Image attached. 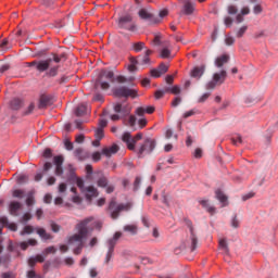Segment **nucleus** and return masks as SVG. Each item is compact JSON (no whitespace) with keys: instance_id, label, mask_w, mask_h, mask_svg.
I'll return each instance as SVG.
<instances>
[{"instance_id":"obj_1","label":"nucleus","mask_w":278,"mask_h":278,"mask_svg":"<svg viewBox=\"0 0 278 278\" xmlns=\"http://www.w3.org/2000/svg\"><path fill=\"white\" fill-rule=\"evenodd\" d=\"M64 58H66L65 54H55L53 53L52 56L46 59V60H35L31 62L26 63L27 66L29 68H35L38 71V73H45L46 71H48V75L49 77H55L58 76V71L60 70V65H54L53 66V62L55 64H60V62L62 60H64Z\"/></svg>"},{"instance_id":"obj_2","label":"nucleus","mask_w":278,"mask_h":278,"mask_svg":"<svg viewBox=\"0 0 278 278\" xmlns=\"http://www.w3.org/2000/svg\"><path fill=\"white\" fill-rule=\"evenodd\" d=\"M94 223V217L90 216L83 220H80L76 225L77 233H74L68 238V244H72L73 247H76L74 249V255H81V249H84V240L88 238V224Z\"/></svg>"},{"instance_id":"obj_3","label":"nucleus","mask_w":278,"mask_h":278,"mask_svg":"<svg viewBox=\"0 0 278 278\" xmlns=\"http://www.w3.org/2000/svg\"><path fill=\"white\" fill-rule=\"evenodd\" d=\"M186 225L189 229V233L180 243V251H190L192 253L197 251V247H199V237H197L192 222L187 220Z\"/></svg>"},{"instance_id":"obj_4","label":"nucleus","mask_w":278,"mask_h":278,"mask_svg":"<svg viewBox=\"0 0 278 278\" xmlns=\"http://www.w3.org/2000/svg\"><path fill=\"white\" fill-rule=\"evenodd\" d=\"M108 81L114 84V72L102 70L98 76L97 85H100L102 90H109L110 83Z\"/></svg>"},{"instance_id":"obj_5","label":"nucleus","mask_w":278,"mask_h":278,"mask_svg":"<svg viewBox=\"0 0 278 278\" xmlns=\"http://www.w3.org/2000/svg\"><path fill=\"white\" fill-rule=\"evenodd\" d=\"M122 236H123V232L117 231L114 233L113 238H111L106 241L108 251H106V255L104 258V264H110V260H112V256L114 255V249H115L118 240H121Z\"/></svg>"},{"instance_id":"obj_6","label":"nucleus","mask_w":278,"mask_h":278,"mask_svg":"<svg viewBox=\"0 0 278 278\" xmlns=\"http://www.w3.org/2000/svg\"><path fill=\"white\" fill-rule=\"evenodd\" d=\"M109 210L111 211V218L116 220L121 212H129L131 210V203L117 204L115 200H112L109 204Z\"/></svg>"},{"instance_id":"obj_7","label":"nucleus","mask_w":278,"mask_h":278,"mask_svg":"<svg viewBox=\"0 0 278 278\" xmlns=\"http://www.w3.org/2000/svg\"><path fill=\"white\" fill-rule=\"evenodd\" d=\"M156 142L155 139L147 138L144 142L136 150L139 157L143 155H149L155 151Z\"/></svg>"},{"instance_id":"obj_8","label":"nucleus","mask_w":278,"mask_h":278,"mask_svg":"<svg viewBox=\"0 0 278 278\" xmlns=\"http://www.w3.org/2000/svg\"><path fill=\"white\" fill-rule=\"evenodd\" d=\"M119 29H126V31H136V23H134V16L131 14L123 15L118 18Z\"/></svg>"},{"instance_id":"obj_9","label":"nucleus","mask_w":278,"mask_h":278,"mask_svg":"<svg viewBox=\"0 0 278 278\" xmlns=\"http://www.w3.org/2000/svg\"><path fill=\"white\" fill-rule=\"evenodd\" d=\"M122 140L123 142H126L129 151H136V142L142 140V132H138L135 137H131V132H124Z\"/></svg>"},{"instance_id":"obj_10","label":"nucleus","mask_w":278,"mask_h":278,"mask_svg":"<svg viewBox=\"0 0 278 278\" xmlns=\"http://www.w3.org/2000/svg\"><path fill=\"white\" fill-rule=\"evenodd\" d=\"M138 16L141 21H149L150 25H155L161 21L160 17H155V14H153L149 9H140Z\"/></svg>"},{"instance_id":"obj_11","label":"nucleus","mask_w":278,"mask_h":278,"mask_svg":"<svg viewBox=\"0 0 278 278\" xmlns=\"http://www.w3.org/2000/svg\"><path fill=\"white\" fill-rule=\"evenodd\" d=\"M114 97H131V99H136L138 97V91L136 89H129L127 87H117L113 89Z\"/></svg>"},{"instance_id":"obj_12","label":"nucleus","mask_w":278,"mask_h":278,"mask_svg":"<svg viewBox=\"0 0 278 278\" xmlns=\"http://www.w3.org/2000/svg\"><path fill=\"white\" fill-rule=\"evenodd\" d=\"M182 3V9L180 11V16H192L194 14V2L190 0H180Z\"/></svg>"},{"instance_id":"obj_13","label":"nucleus","mask_w":278,"mask_h":278,"mask_svg":"<svg viewBox=\"0 0 278 278\" xmlns=\"http://www.w3.org/2000/svg\"><path fill=\"white\" fill-rule=\"evenodd\" d=\"M83 194H85L86 200L90 203L92 199H97V197H99V190H97L94 186H89L86 187L85 191H83Z\"/></svg>"},{"instance_id":"obj_14","label":"nucleus","mask_w":278,"mask_h":278,"mask_svg":"<svg viewBox=\"0 0 278 278\" xmlns=\"http://www.w3.org/2000/svg\"><path fill=\"white\" fill-rule=\"evenodd\" d=\"M54 165H55V175L58 177L62 176L64 174V169L62 168V164H64V156L62 155H58V156H54Z\"/></svg>"},{"instance_id":"obj_15","label":"nucleus","mask_w":278,"mask_h":278,"mask_svg":"<svg viewBox=\"0 0 278 278\" xmlns=\"http://www.w3.org/2000/svg\"><path fill=\"white\" fill-rule=\"evenodd\" d=\"M21 210H23V203L18 201L10 202L9 214H11V216H18V212H21Z\"/></svg>"},{"instance_id":"obj_16","label":"nucleus","mask_w":278,"mask_h":278,"mask_svg":"<svg viewBox=\"0 0 278 278\" xmlns=\"http://www.w3.org/2000/svg\"><path fill=\"white\" fill-rule=\"evenodd\" d=\"M0 225H2V227H7L10 231H18V225H16V223H10V219H8L7 216L0 217Z\"/></svg>"},{"instance_id":"obj_17","label":"nucleus","mask_w":278,"mask_h":278,"mask_svg":"<svg viewBox=\"0 0 278 278\" xmlns=\"http://www.w3.org/2000/svg\"><path fill=\"white\" fill-rule=\"evenodd\" d=\"M49 105H53V99H51V96L42 94L39 98V110H45V108H49Z\"/></svg>"},{"instance_id":"obj_18","label":"nucleus","mask_w":278,"mask_h":278,"mask_svg":"<svg viewBox=\"0 0 278 278\" xmlns=\"http://www.w3.org/2000/svg\"><path fill=\"white\" fill-rule=\"evenodd\" d=\"M118 144L113 143L111 147L102 149V155H105V157H112V155H116V153H118Z\"/></svg>"},{"instance_id":"obj_19","label":"nucleus","mask_w":278,"mask_h":278,"mask_svg":"<svg viewBox=\"0 0 278 278\" xmlns=\"http://www.w3.org/2000/svg\"><path fill=\"white\" fill-rule=\"evenodd\" d=\"M151 75L153 77H162V75H164L165 73H168V66L164 63H162L159 68L156 70H151Z\"/></svg>"},{"instance_id":"obj_20","label":"nucleus","mask_w":278,"mask_h":278,"mask_svg":"<svg viewBox=\"0 0 278 278\" xmlns=\"http://www.w3.org/2000/svg\"><path fill=\"white\" fill-rule=\"evenodd\" d=\"M27 207H31L33 205H36V190H30L26 193V201H25Z\"/></svg>"},{"instance_id":"obj_21","label":"nucleus","mask_w":278,"mask_h":278,"mask_svg":"<svg viewBox=\"0 0 278 278\" xmlns=\"http://www.w3.org/2000/svg\"><path fill=\"white\" fill-rule=\"evenodd\" d=\"M74 155L75 157H77V160H79L80 162H84V160H88V157H90V154L85 151L84 149L81 148H77L75 151H74Z\"/></svg>"},{"instance_id":"obj_22","label":"nucleus","mask_w":278,"mask_h":278,"mask_svg":"<svg viewBox=\"0 0 278 278\" xmlns=\"http://www.w3.org/2000/svg\"><path fill=\"white\" fill-rule=\"evenodd\" d=\"M213 79L215 84H225V80L227 79V71L223 70L220 73H215Z\"/></svg>"},{"instance_id":"obj_23","label":"nucleus","mask_w":278,"mask_h":278,"mask_svg":"<svg viewBox=\"0 0 278 278\" xmlns=\"http://www.w3.org/2000/svg\"><path fill=\"white\" fill-rule=\"evenodd\" d=\"M203 73H205V65L197 66L191 71V77L201 79V77H203Z\"/></svg>"},{"instance_id":"obj_24","label":"nucleus","mask_w":278,"mask_h":278,"mask_svg":"<svg viewBox=\"0 0 278 278\" xmlns=\"http://www.w3.org/2000/svg\"><path fill=\"white\" fill-rule=\"evenodd\" d=\"M200 204L202 205V207H204V210H206V212H208L211 216H214V214H216V207L210 205V201L201 200Z\"/></svg>"},{"instance_id":"obj_25","label":"nucleus","mask_w":278,"mask_h":278,"mask_svg":"<svg viewBox=\"0 0 278 278\" xmlns=\"http://www.w3.org/2000/svg\"><path fill=\"white\" fill-rule=\"evenodd\" d=\"M227 62H229V55H220L215 60V66H217V68H223Z\"/></svg>"},{"instance_id":"obj_26","label":"nucleus","mask_w":278,"mask_h":278,"mask_svg":"<svg viewBox=\"0 0 278 278\" xmlns=\"http://www.w3.org/2000/svg\"><path fill=\"white\" fill-rule=\"evenodd\" d=\"M153 112H155V108L154 106H147L144 108H138L136 110V114L138 116H144V114H153Z\"/></svg>"},{"instance_id":"obj_27","label":"nucleus","mask_w":278,"mask_h":278,"mask_svg":"<svg viewBox=\"0 0 278 278\" xmlns=\"http://www.w3.org/2000/svg\"><path fill=\"white\" fill-rule=\"evenodd\" d=\"M38 241L36 239H29L28 241H23L20 243L22 251H27L28 247H36Z\"/></svg>"},{"instance_id":"obj_28","label":"nucleus","mask_w":278,"mask_h":278,"mask_svg":"<svg viewBox=\"0 0 278 278\" xmlns=\"http://www.w3.org/2000/svg\"><path fill=\"white\" fill-rule=\"evenodd\" d=\"M87 111H88V104L81 103L76 108L75 114L76 116H84V114H86Z\"/></svg>"},{"instance_id":"obj_29","label":"nucleus","mask_w":278,"mask_h":278,"mask_svg":"<svg viewBox=\"0 0 278 278\" xmlns=\"http://www.w3.org/2000/svg\"><path fill=\"white\" fill-rule=\"evenodd\" d=\"M124 231H127L130 236H136V233H138V226L126 225L124 226Z\"/></svg>"},{"instance_id":"obj_30","label":"nucleus","mask_w":278,"mask_h":278,"mask_svg":"<svg viewBox=\"0 0 278 278\" xmlns=\"http://www.w3.org/2000/svg\"><path fill=\"white\" fill-rule=\"evenodd\" d=\"M37 233L42 238V240H51L53 237L45 230V228H37Z\"/></svg>"},{"instance_id":"obj_31","label":"nucleus","mask_w":278,"mask_h":278,"mask_svg":"<svg viewBox=\"0 0 278 278\" xmlns=\"http://www.w3.org/2000/svg\"><path fill=\"white\" fill-rule=\"evenodd\" d=\"M215 194L216 199L219 200L220 203H223V207H225V205H227V195H225V193H223L220 190H217Z\"/></svg>"},{"instance_id":"obj_32","label":"nucleus","mask_w":278,"mask_h":278,"mask_svg":"<svg viewBox=\"0 0 278 278\" xmlns=\"http://www.w3.org/2000/svg\"><path fill=\"white\" fill-rule=\"evenodd\" d=\"M13 199H25V190L15 189L12 191Z\"/></svg>"},{"instance_id":"obj_33","label":"nucleus","mask_w":278,"mask_h":278,"mask_svg":"<svg viewBox=\"0 0 278 278\" xmlns=\"http://www.w3.org/2000/svg\"><path fill=\"white\" fill-rule=\"evenodd\" d=\"M11 108L13 110H21V108H23V101L21 99H13L11 101Z\"/></svg>"},{"instance_id":"obj_34","label":"nucleus","mask_w":278,"mask_h":278,"mask_svg":"<svg viewBox=\"0 0 278 278\" xmlns=\"http://www.w3.org/2000/svg\"><path fill=\"white\" fill-rule=\"evenodd\" d=\"M153 53V50H147L142 60H141V64H151V59L149 58V55H151Z\"/></svg>"},{"instance_id":"obj_35","label":"nucleus","mask_w":278,"mask_h":278,"mask_svg":"<svg viewBox=\"0 0 278 278\" xmlns=\"http://www.w3.org/2000/svg\"><path fill=\"white\" fill-rule=\"evenodd\" d=\"M219 249H222V251H224V253H229V245L227 244V240L226 239H220L219 240Z\"/></svg>"},{"instance_id":"obj_36","label":"nucleus","mask_w":278,"mask_h":278,"mask_svg":"<svg viewBox=\"0 0 278 278\" xmlns=\"http://www.w3.org/2000/svg\"><path fill=\"white\" fill-rule=\"evenodd\" d=\"M132 49L136 53H140V51H142V49H144V42L139 41V42L132 43Z\"/></svg>"},{"instance_id":"obj_37","label":"nucleus","mask_w":278,"mask_h":278,"mask_svg":"<svg viewBox=\"0 0 278 278\" xmlns=\"http://www.w3.org/2000/svg\"><path fill=\"white\" fill-rule=\"evenodd\" d=\"M136 122H137V118H136L135 115H130V116L128 117V123H127V125H128V127H131V129H134V131H136Z\"/></svg>"},{"instance_id":"obj_38","label":"nucleus","mask_w":278,"mask_h":278,"mask_svg":"<svg viewBox=\"0 0 278 278\" xmlns=\"http://www.w3.org/2000/svg\"><path fill=\"white\" fill-rule=\"evenodd\" d=\"M30 233H34V226H25L20 232L21 236H29Z\"/></svg>"},{"instance_id":"obj_39","label":"nucleus","mask_w":278,"mask_h":278,"mask_svg":"<svg viewBox=\"0 0 278 278\" xmlns=\"http://www.w3.org/2000/svg\"><path fill=\"white\" fill-rule=\"evenodd\" d=\"M75 180L80 192H86V187L84 186V179L75 177Z\"/></svg>"},{"instance_id":"obj_40","label":"nucleus","mask_w":278,"mask_h":278,"mask_svg":"<svg viewBox=\"0 0 278 278\" xmlns=\"http://www.w3.org/2000/svg\"><path fill=\"white\" fill-rule=\"evenodd\" d=\"M99 188H108V178L100 177L97 181Z\"/></svg>"},{"instance_id":"obj_41","label":"nucleus","mask_w":278,"mask_h":278,"mask_svg":"<svg viewBox=\"0 0 278 278\" xmlns=\"http://www.w3.org/2000/svg\"><path fill=\"white\" fill-rule=\"evenodd\" d=\"M230 225L233 227V229H238V227H240V219H238V215H235L231 218Z\"/></svg>"},{"instance_id":"obj_42","label":"nucleus","mask_w":278,"mask_h":278,"mask_svg":"<svg viewBox=\"0 0 278 278\" xmlns=\"http://www.w3.org/2000/svg\"><path fill=\"white\" fill-rule=\"evenodd\" d=\"M173 136H174L175 140H177V135H175V132L173 131V129L167 128L166 131H165V138H166L167 140H170V138H173Z\"/></svg>"},{"instance_id":"obj_43","label":"nucleus","mask_w":278,"mask_h":278,"mask_svg":"<svg viewBox=\"0 0 278 278\" xmlns=\"http://www.w3.org/2000/svg\"><path fill=\"white\" fill-rule=\"evenodd\" d=\"M34 110H36V104H34V102H31L27 110L24 112V116H29V114H31L34 112Z\"/></svg>"},{"instance_id":"obj_44","label":"nucleus","mask_w":278,"mask_h":278,"mask_svg":"<svg viewBox=\"0 0 278 278\" xmlns=\"http://www.w3.org/2000/svg\"><path fill=\"white\" fill-rule=\"evenodd\" d=\"M231 142L232 144H235V147H238V144H242V137H240L239 135L236 137H232Z\"/></svg>"},{"instance_id":"obj_45","label":"nucleus","mask_w":278,"mask_h":278,"mask_svg":"<svg viewBox=\"0 0 278 278\" xmlns=\"http://www.w3.org/2000/svg\"><path fill=\"white\" fill-rule=\"evenodd\" d=\"M28 220H31V213H25L21 217L20 223H28Z\"/></svg>"},{"instance_id":"obj_46","label":"nucleus","mask_w":278,"mask_h":278,"mask_svg":"<svg viewBox=\"0 0 278 278\" xmlns=\"http://www.w3.org/2000/svg\"><path fill=\"white\" fill-rule=\"evenodd\" d=\"M233 42H236V39H233V37H231V36H226V38H225V45H227V47H231V45H233Z\"/></svg>"},{"instance_id":"obj_47","label":"nucleus","mask_w":278,"mask_h":278,"mask_svg":"<svg viewBox=\"0 0 278 278\" xmlns=\"http://www.w3.org/2000/svg\"><path fill=\"white\" fill-rule=\"evenodd\" d=\"M58 250L55 249V247H48L45 251H43V255H49L51 253H55Z\"/></svg>"},{"instance_id":"obj_48","label":"nucleus","mask_w":278,"mask_h":278,"mask_svg":"<svg viewBox=\"0 0 278 278\" xmlns=\"http://www.w3.org/2000/svg\"><path fill=\"white\" fill-rule=\"evenodd\" d=\"M161 58H163V59L170 58V50H168L167 48H164L161 51Z\"/></svg>"},{"instance_id":"obj_49","label":"nucleus","mask_w":278,"mask_h":278,"mask_svg":"<svg viewBox=\"0 0 278 278\" xmlns=\"http://www.w3.org/2000/svg\"><path fill=\"white\" fill-rule=\"evenodd\" d=\"M248 27L247 26H242L238 31H237V38H242V36H244V34L247 33Z\"/></svg>"},{"instance_id":"obj_50","label":"nucleus","mask_w":278,"mask_h":278,"mask_svg":"<svg viewBox=\"0 0 278 278\" xmlns=\"http://www.w3.org/2000/svg\"><path fill=\"white\" fill-rule=\"evenodd\" d=\"M10 71V65L8 63H0V73H5Z\"/></svg>"},{"instance_id":"obj_51","label":"nucleus","mask_w":278,"mask_h":278,"mask_svg":"<svg viewBox=\"0 0 278 278\" xmlns=\"http://www.w3.org/2000/svg\"><path fill=\"white\" fill-rule=\"evenodd\" d=\"M94 136H96V138L98 139V140H102V138H103V129L102 128H98L97 130H96V134H94Z\"/></svg>"},{"instance_id":"obj_52","label":"nucleus","mask_w":278,"mask_h":278,"mask_svg":"<svg viewBox=\"0 0 278 278\" xmlns=\"http://www.w3.org/2000/svg\"><path fill=\"white\" fill-rule=\"evenodd\" d=\"M138 126H139V129H144V127H147V118H140L138 121Z\"/></svg>"},{"instance_id":"obj_53","label":"nucleus","mask_w":278,"mask_h":278,"mask_svg":"<svg viewBox=\"0 0 278 278\" xmlns=\"http://www.w3.org/2000/svg\"><path fill=\"white\" fill-rule=\"evenodd\" d=\"M103 227V223L102 222H94L93 226L91 227V229H98V231H101Z\"/></svg>"},{"instance_id":"obj_54","label":"nucleus","mask_w":278,"mask_h":278,"mask_svg":"<svg viewBox=\"0 0 278 278\" xmlns=\"http://www.w3.org/2000/svg\"><path fill=\"white\" fill-rule=\"evenodd\" d=\"M211 93H204L202 97L199 98L198 103H205L207 99H210Z\"/></svg>"},{"instance_id":"obj_55","label":"nucleus","mask_w":278,"mask_h":278,"mask_svg":"<svg viewBox=\"0 0 278 278\" xmlns=\"http://www.w3.org/2000/svg\"><path fill=\"white\" fill-rule=\"evenodd\" d=\"M228 14H238V8L236 5H229Z\"/></svg>"},{"instance_id":"obj_56","label":"nucleus","mask_w":278,"mask_h":278,"mask_svg":"<svg viewBox=\"0 0 278 278\" xmlns=\"http://www.w3.org/2000/svg\"><path fill=\"white\" fill-rule=\"evenodd\" d=\"M166 94V91L163 90H156L154 93L155 99H162Z\"/></svg>"},{"instance_id":"obj_57","label":"nucleus","mask_w":278,"mask_h":278,"mask_svg":"<svg viewBox=\"0 0 278 278\" xmlns=\"http://www.w3.org/2000/svg\"><path fill=\"white\" fill-rule=\"evenodd\" d=\"M114 112H116L117 114H122L123 112V104L122 103H117L114 105Z\"/></svg>"},{"instance_id":"obj_58","label":"nucleus","mask_w":278,"mask_h":278,"mask_svg":"<svg viewBox=\"0 0 278 278\" xmlns=\"http://www.w3.org/2000/svg\"><path fill=\"white\" fill-rule=\"evenodd\" d=\"M93 162H100L101 161V152H94L92 154Z\"/></svg>"},{"instance_id":"obj_59","label":"nucleus","mask_w":278,"mask_h":278,"mask_svg":"<svg viewBox=\"0 0 278 278\" xmlns=\"http://www.w3.org/2000/svg\"><path fill=\"white\" fill-rule=\"evenodd\" d=\"M64 146L67 151H73V142L71 140H65Z\"/></svg>"},{"instance_id":"obj_60","label":"nucleus","mask_w":278,"mask_h":278,"mask_svg":"<svg viewBox=\"0 0 278 278\" xmlns=\"http://www.w3.org/2000/svg\"><path fill=\"white\" fill-rule=\"evenodd\" d=\"M59 192L60 194H64V192H66V184L62 182L59 185Z\"/></svg>"},{"instance_id":"obj_61","label":"nucleus","mask_w":278,"mask_h":278,"mask_svg":"<svg viewBox=\"0 0 278 278\" xmlns=\"http://www.w3.org/2000/svg\"><path fill=\"white\" fill-rule=\"evenodd\" d=\"M53 153L51 151V149L47 148L45 151H43V157H52Z\"/></svg>"},{"instance_id":"obj_62","label":"nucleus","mask_w":278,"mask_h":278,"mask_svg":"<svg viewBox=\"0 0 278 278\" xmlns=\"http://www.w3.org/2000/svg\"><path fill=\"white\" fill-rule=\"evenodd\" d=\"M14 274L12 271L2 273L0 278H13Z\"/></svg>"},{"instance_id":"obj_63","label":"nucleus","mask_w":278,"mask_h":278,"mask_svg":"<svg viewBox=\"0 0 278 278\" xmlns=\"http://www.w3.org/2000/svg\"><path fill=\"white\" fill-rule=\"evenodd\" d=\"M51 201H53V197L50 193H47L43 198V202L49 204Z\"/></svg>"},{"instance_id":"obj_64","label":"nucleus","mask_w":278,"mask_h":278,"mask_svg":"<svg viewBox=\"0 0 278 278\" xmlns=\"http://www.w3.org/2000/svg\"><path fill=\"white\" fill-rule=\"evenodd\" d=\"M262 11L263 9H262V5L260 4H256L253 9L254 14H262Z\"/></svg>"}]
</instances>
